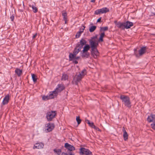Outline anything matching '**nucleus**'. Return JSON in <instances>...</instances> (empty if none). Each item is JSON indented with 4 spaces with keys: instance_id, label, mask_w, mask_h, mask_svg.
<instances>
[{
    "instance_id": "f257e3e1",
    "label": "nucleus",
    "mask_w": 155,
    "mask_h": 155,
    "mask_svg": "<svg viewBox=\"0 0 155 155\" xmlns=\"http://www.w3.org/2000/svg\"><path fill=\"white\" fill-rule=\"evenodd\" d=\"M120 98L125 106L128 107H131V102L130 98L128 96L122 95L120 96Z\"/></svg>"
},
{
    "instance_id": "f03ea898",
    "label": "nucleus",
    "mask_w": 155,
    "mask_h": 155,
    "mask_svg": "<svg viewBox=\"0 0 155 155\" xmlns=\"http://www.w3.org/2000/svg\"><path fill=\"white\" fill-rule=\"evenodd\" d=\"M56 115L55 111H50L46 113V117L48 121H51L54 118Z\"/></svg>"
},
{
    "instance_id": "7ed1b4c3",
    "label": "nucleus",
    "mask_w": 155,
    "mask_h": 155,
    "mask_svg": "<svg viewBox=\"0 0 155 155\" xmlns=\"http://www.w3.org/2000/svg\"><path fill=\"white\" fill-rule=\"evenodd\" d=\"M90 48V46L88 44L86 45L83 48V49L81 51L82 57L87 58L89 56V53L87 51L89 50Z\"/></svg>"
},
{
    "instance_id": "20e7f679",
    "label": "nucleus",
    "mask_w": 155,
    "mask_h": 155,
    "mask_svg": "<svg viewBox=\"0 0 155 155\" xmlns=\"http://www.w3.org/2000/svg\"><path fill=\"white\" fill-rule=\"evenodd\" d=\"M109 11L108 8L106 7L103 8H102L96 10L94 12V14L98 15L100 14L105 13Z\"/></svg>"
},
{
    "instance_id": "39448f33",
    "label": "nucleus",
    "mask_w": 155,
    "mask_h": 155,
    "mask_svg": "<svg viewBox=\"0 0 155 155\" xmlns=\"http://www.w3.org/2000/svg\"><path fill=\"white\" fill-rule=\"evenodd\" d=\"M80 153L81 155H92V152L88 149L81 148L80 149Z\"/></svg>"
},
{
    "instance_id": "423d86ee",
    "label": "nucleus",
    "mask_w": 155,
    "mask_h": 155,
    "mask_svg": "<svg viewBox=\"0 0 155 155\" xmlns=\"http://www.w3.org/2000/svg\"><path fill=\"white\" fill-rule=\"evenodd\" d=\"M81 48L76 45L74 49L73 53L72 54L70 53L69 55H70L71 57L73 58L74 57L76 56L79 52L81 51Z\"/></svg>"
},
{
    "instance_id": "0eeeda50",
    "label": "nucleus",
    "mask_w": 155,
    "mask_h": 155,
    "mask_svg": "<svg viewBox=\"0 0 155 155\" xmlns=\"http://www.w3.org/2000/svg\"><path fill=\"white\" fill-rule=\"evenodd\" d=\"M89 42L92 50L97 49V48L98 45V44L96 42L95 40L91 39L89 40Z\"/></svg>"
},
{
    "instance_id": "6e6552de",
    "label": "nucleus",
    "mask_w": 155,
    "mask_h": 155,
    "mask_svg": "<svg viewBox=\"0 0 155 155\" xmlns=\"http://www.w3.org/2000/svg\"><path fill=\"white\" fill-rule=\"evenodd\" d=\"M46 132H48L51 131L54 127V125L52 123H49L46 125Z\"/></svg>"
},
{
    "instance_id": "1a4fd4ad",
    "label": "nucleus",
    "mask_w": 155,
    "mask_h": 155,
    "mask_svg": "<svg viewBox=\"0 0 155 155\" xmlns=\"http://www.w3.org/2000/svg\"><path fill=\"white\" fill-rule=\"evenodd\" d=\"M87 41L85 39L82 38L77 45V46L82 49L84 45H86Z\"/></svg>"
},
{
    "instance_id": "9d476101",
    "label": "nucleus",
    "mask_w": 155,
    "mask_h": 155,
    "mask_svg": "<svg viewBox=\"0 0 155 155\" xmlns=\"http://www.w3.org/2000/svg\"><path fill=\"white\" fill-rule=\"evenodd\" d=\"M83 77L80 74L76 75L74 78L73 81L76 84H77L78 82L80 81Z\"/></svg>"
},
{
    "instance_id": "9b49d317",
    "label": "nucleus",
    "mask_w": 155,
    "mask_h": 155,
    "mask_svg": "<svg viewBox=\"0 0 155 155\" xmlns=\"http://www.w3.org/2000/svg\"><path fill=\"white\" fill-rule=\"evenodd\" d=\"M64 88V87L63 85L62 84H58V85L57 86L55 90L58 94V93L62 91Z\"/></svg>"
},
{
    "instance_id": "f8f14e48",
    "label": "nucleus",
    "mask_w": 155,
    "mask_h": 155,
    "mask_svg": "<svg viewBox=\"0 0 155 155\" xmlns=\"http://www.w3.org/2000/svg\"><path fill=\"white\" fill-rule=\"evenodd\" d=\"M49 96V97L50 99L54 98L56 97L58 95L57 92L54 90L53 91L50 92L48 94Z\"/></svg>"
},
{
    "instance_id": "ddd939ff",
    "label": "nucleus",
    "mask_w": 155,
    "mask_h": 155,
    "mask_svg": "<svg viewBox=\"0 0 155 155\" xmlns=\"http://www.w3.org/2000/svg\"><path fill=\"white\" fill-rule=\"evenodd\" d=\"M91 54L92 55L94 58H96L99 55V53L97 49H94L93 50H91Z\"/></svg>"
},
{
    "instance_id": "4468645a",
    "label": "nucleus",
    "mask_w": 155,
    "mask_h": 155,
    "mask_svg": "<svg viewBox=\"0 0 155 155\" xmlns=\"http://www.w3.org/2000/svg\"><path fill=\"white\" fill-rule=\"evenodd\" d=\"M64 147L70 151H73L75 150V148L73 146L70 145L68 143H66L65 144Z\"/></svg>"
},
{
    "instance_id": "2eb2a0df",
    "label": "nucleus",
    "mask_w": 155,
    "mask_h": 155,
    "mask_svg": "<svg viewBox=\"0 0 155 155\" xmlns=\"http://www.w3.org/2000/svg\"><path fill=\"white\" fill-rule=\"evenodd\" d=\"M114 23L117 26L120 28L124 29L125 28L124 22H117V21H115Z\"/></svg>"
},
{
    "instance_id": "dca6fc26",
    "label": "nucleus",
    "mask_w": 155,
    "mask_h": 155,
    "mask_svg": "<svg viewBox=\"0 0 155 155\" xmlns=\"http://www.w3.org/2000/svg\"><path fill=\"white\" fill-rule=\"evenodd\" d=\"M44 146V144L42 143H36L33 147V149H41Z\"/></svg>"
},
{
    "instance_id": "f3484780",
    "label": "nucleus",
    "mask_w": 155,
    "mask_h": 155,
    "mask_svg": "<svg viewBox=\"0 0 155 155\" xmlns=\"http://www.w3.org/2000/svg\"><path fill=\"white\" fill-rule=\"evenodd\" d=\"M147 121L149 122H155V114H151L147 118Z\"/></svg>"
},
{
    "instance_id": "a211bd4d",
    "label": "nucleus",
    "mask_w": 155,
    "mask_h": 155,
    "mask_svg": "<svg viewBox=\"0 0 155 155\" xmlns=\"http://www.w3.org/2000/svg\"><path fill=\"white\" fill-rule=\"evenodd\" d=\"M85 28V27L83 26L80 28L79 31L77 33L76 35V37L77 38H79L81 36V33L83 32Z\"/></svg>"
},
{
    "instance_id": "6ab92c4d",
    "label": "nucleus",
    "mask_w": 155,
    "mask_h": 155,
    "mask_svg": "<svg viewBox=\"0 0 155 155\" xmlns=\"http://www.w3.org/2000/svg\"><path fill=\"white\" fill-rule=\"evenodd\" d=\"M133 25V23L129 21H127L124 22L125 28L127 29L130 28Z\"/></svg>"
},
{
    "instance_id": "aec40b11",
    "label": "nucleus",
    "mask_w": 155,
    "mask_h": 155,
    "mask_svg": "<svg viewBox=\"0 0 155 155\" xmlns=\"http://www.w3.org/2000/svg\"><path fill=\"white\" fill-rule=\"evenodd\" d=\"M10 98L9 95L8 94L6 95L4 97L3 100L2 101V103L3 105H5L7 104L9 101Z\"/></svg>"
},
{
    "instance_id": "412c9836",
    "label": "nucleus",
    "mask_w": 155,
    "mask_h": 155,
    "mask_svg": "<svg viewBox=\"0 0 155 155\" xmlns=\"http://www.w3.org/2000/svg\"><path fill=\"white\" fill-rule=\"evenodd\" d=\"M122 131L123 132V137L124 140H126L128 138V135L124 127L122 128Z\"/></svg>"
},
{
    "instance_id": "4be33fe9",
    "label": "nucleus",
    "mask_w": 155,
    "mask_h": 155,
    "mask_svg": "<svg viewBox=\"0 0 155 155\" xmlns=\"http://www.w3.org/2000/svg\"><path fill=\"white\" fill-rule=\"evenodd\" d=\"M146 48L145 47L142 48L139 51L140 56H141L145 52Z\"/></svg>"
},
{
    "instance_id": "5701e85b",
    "label": "nucleus",
    "mask_w": 155,
    "mask_h": 155,
    "mask_svg": "<svg viewBox=\"0 0 155 155\" xmlns=\"http://www.w3.org/2000/svg\"><path fill=\"white\" fill-rule=\"evenodd\" d=\"M29 6L31 8L33 12L34 13H36L38 12V8H37L36 7L35 5V4L34 5H29Z\"/></svg>"
},
{
    "instance_id": "b1692460",
    "label": "nucleus",
    "mask_w": 155,
    "mask_h": 155,
    "mask_svg": "<svg viewBox=\"0 0 155 155\" xmlns=\"http://www.w3.org/2000/svg\"><path fill=\"white\" fill-rule=\"evenodd\" d=\"M67 13L64 11H63L62 12V15L63 16V18L65 21V23H66L67 21Z\"/></svg>"
},
{
    "instance_id": "393cba45",
    "label": "nucleus",
    "mask_w": 155,
    "mask_h": 155,
    "mask_svg": "<svg viewBox=\"0 0 155 155\" xmlns=\"http://www.w3.org/2000/svg\"><path fill=\"white\" fill-rule=\"evenodd\" d=\"M15 73L18 76H20L22 73V71L18 68H16L15 70Z\"/></svg>"
},
{
    "instance_id": "a878e982",
    "label": "nucleus",
    "mask_w": 155,
    "mask_h": 155,
    "mask_svg": "<svg viewBox=\"0 0 155 155\" xmlns=\"http://www.w3.org/2000/svg\"><path fill=\"white\" fill-rule=\"evenodd\" d=\"M54 153L57 155H60L61 152V150L59 149H55L54 150Z\"/></svg>"
},
{
    "instance_id": "bb28decb",
    "label": "nucleus",
    "mask_w": 155,
    "mask_h": 155,
    "mask_svg": "<svg viewBox=\"0 0 155 155\" xmlns=\"http://www.w3.org/2000/svg\"><path fill=\"white\" fill-rule=\"evenodd\" d=\"M68 76L66 74H62V77L61 79V80L65 81L68 78Z\"/></svg>"
},
{
    "instance_id": "cd10ccee",
    "label": "nucleus",
    "mask_w": 155,
    "mask_h": 155,
    "mask_svg": "<svg viewBox=\"0 0 155 155\" xmlns=\"http://www.w3.org/2000/svg\"><path fill=\"white\" fill-rule=\"evenodd\" d=\"M75 57H74L72 58L70 56V55H69V60L70 61H72L75 64H77L78 63V61H77L76 60L74 59V58Z\"/></svg>"
},
{
    "instance_id": "c85d7f7f",
    "label": "nucleus",
    "mask_w": 155,
    "mask_h": 155,
    "mask_svg": "<svg viewBox=\"0 0 155 155\" xmlns=\"http://www.w3.org/2000/svg\"><path fill=\"white\" fill-rule=\"evenodd\" d=\"M87 72L86 70L85 69H84L79 74L81 75V76L84 77V76L86 74Z\"/></svg>"
},
{
    "instance_id": "c756f323",
    "label": "nucleus",
    "mask_w": 155,
    "mask_h": 155,
    "mask_svg": "<svg viewBox=\"0 0 155 155\" xmlns=\"http://www.w3.org/2000/svg\"><path fill=\"white\" fill-rule=\"evenodd\" d=\"M96 27L95 26H92L89 28V31L90 32H92L94 31L96 29Z\"/></svg>"
},
{
    "instance_id": "7c9ffc66",
    "label": "nucleus",
    "mask_w": 155,
    "mask_h": 155,
    "mask_svg": "<svg viewBox=\"0 0 155 155\" xmlns=\"http://www.w3.org/2000/svg\"><path fill=\"white\" fill-rule=\"evenodd\" d=\"M104 35L105 34L104 32L102 33L101 34L100 37L99 39V41L101 42L103 41V38L104 37Z\"/></svg>"
},
{
    "instance_id": "2f4dec72",
    "label": "nucleus",
    "mask_w": 155,
    "mask_h": 155,
    "mask_svg": "<svg viewBox=\"0 0 155 155\" xmlns=\"http://www.w3.org/2000/svg\"><path fill=\"white\" fill-rule=\"evenodd\" d=\"M31 75L32 76V78L33 81L34 82H36L37 81V79L35 75L33 74H31Z\"/></svg>"
},
{
    "instance_id": "473e14b6",
    "label": "nucleus",
    "mask_w": 155,
    "mask_h": 155,
    "mask_svg": "<svg viewBox=\"0 0 155 155\" xmlns=\"http://www.w3.org/2000/svg\"><path fill=\"white\" fill-rule=\"evenodd\" d=\"M42 98L43 100H45V101H46L48 99H50V98L49 97V96L48 94L47 96H43L42 97Z\"/></svg>"
},
{
    "instance_id": "72a5a7b5",
    "label": "nucleus",
    "mask_w": 155,
    "mask_h": 155,
    "mask_svg": "<svg viewBox=\"0 0 155 155\" xmlns=\"http://www.w3.org/2000/svg\"><path fill=\"white\" fill-rule=\"evenodd\" d=\"M134 54L135 55V56L137 57H138L140 56L139 55V54L138 53V52L137 51V50L136 49H134Z\"/></svg>"
},
{
    "instance_id": "f704fd0d",
    "label": "nucleus",
    "mask_w": 155,
    "mask_h": 155,
    "mask_svg": "<svg viewBox=\"0 0 155 155\" xmlns=\"http://www.w3.org/2000/svg\"><path fill=\"white\" fill-rule=\"evenodd\" d=\"M87 122L89 124V125L92 127L93 128V127H95V125H94V123H90V121L88 120H87Z\"/></svg>"
},
{
    "instance_id": "c9c22d12",
    "label": "nucleus",
    "mask_w": 155,
    "mask_h": 155,
    "mask_svg": "<svg viewBox=\"0 0 155 155\" xmlns=\"http://www.w3.org/2000/svg\"><path fill=\"white\" fill-rule=\"evenodd\" d=\"M76 120L78 124H79L81 123V120L80 119L79 116H77L76 117Z\"/></svg>"
},
{
    "instance_id": "e433bc0d",
    "label": "nucleus",
    "mask_w": 155,
    "mask_h": 155,
    "mask_svg": "<svg viewBox=\"0 0 155 155\" xmlns=\"http://www.w3.org/2000/svg\"><path fill=\"white\" fill-rule=\"evenodd\" d=\"M108 27H102L101 28V30L103 31H105L108 30Z\"/></svg>"
},
{
    "instance_id": "4c0bfd02",
    "label": "nucleus",
    "mask_w": 155,
    "mask_h": 155,
    "mask_svg": "<svg viewBox=\"0 0 155 155\" xmlns=\"http://www.w3.org/2000/svg\"><path fill=\"white\" fill-rule=\"evenodd\" d=\"M151 126L152 129L155 130V122L153 123V124H151Z\"/></svg>"
},
{
    "instance_id": "58836bf2",
    "label": "nucleus",
    "mask_w": 155,
    "mask_h": 155,
    "mask_svg": "<svg viewBox=\"0 0 155 155\" xmlns=\"http://www.w3.org/2000/svg\"><path fill=\"white\" fill-rule=\"evenodd\" d=\"M10 18L12 21H13L14 18V16H13V15H12L10 17Z\"/></svg>"
},
{
    "instance_id": "ea45409f",
    "label": "nucleus",
    "mask_w": 155,
    "mask_h": 155,
    "mask_svg": "<svg viewBox=\"0 0 155 155\" xmlns=\"http://www.w3.org/2000/svg\"><path fill=\"white\" fill-rule=\"evenodd\" d=\"M93 128L96 130H97L98 131H101V130H100V129L96 127L95 126V127H93Z\"/></svg>"
},
{
    "instance_id": "a19ab883",
    "label": "nucleus",
    "mask_w": 155,
    "mask_h": 155,
    "mask_svg": "<svg viewBox=\"0 0 155 155\" xmlns=\"http://www.w3.org/2000/svg\"><path fill=\"white\" fill-rule=\"evenodd\" d=\"M37 35V33H36L33 36V37H32L33 38V39L35 38L36 37Z\"/></svg>"
},
{
    "instance_id": "79ce46f5",
    "label": "nucleus",
    "mask_w": 155,
    "mask_h": 155,
    "mask_svg": "<svg viewBox=\"0 0 155 155\" xmlns=\"http://www.w3.org/2000/svg\"><path fill=\"white\" fill-rule=\"evenodd\" d=\"M80 58L79 57H76V56H75V58H74V59H75L76 60H77L78 59Z\"/></svg>"
},
{
    "instance_id": "37998d69",
    "label": "nucleus",
    "mask_w": 155,
    "mask_h": 155,
    "mask_svg": "<svg viewBox=\"0 0 155 155\" xmlns=\"http://www.w3.org/2000/svg\"><path fill=\"white\" fill-rule=\"evenodd\" d=\"M101 17H100L99 18H98L97 20V22H100L101 20Z\"/></svg>"
},
{
    "instance_id": "c03bdc74",
    "label": "nucleus",
    "mask_w": 155,
    "mask_h": 155,
    "mask_svg": "<svg viewBox=\"0 0 155 155\" xmlns=\"http://www.w3.org/2000/svg\"><path fill=\"white\" fill-rule=\"evenodd\" d=\"M62 155H68V154L66 153L63 152L62 153Z\"/></svg>"
},
{
    "instance_id": "a18cd8bd",
    "label": "nucleus",
    "mask_w": 155,
    "mask_h": 155,
    "mask_svg": "<svg viewBox=\"0 0 155 155\" xmlns=\"http://www.w3.org/2000/svg\"><path fill=\"white\" fill-rule=\"evenodd\" d=\"M95 2V0H91V2Z\"/></svg>"
},
{
    "instance_id": "49530a36",
    "label": "nucleus",
    "mask_w": 155,
    "mask_h": 155,
    "mask_svg": "<svg viewBox=\"0 0 155 155\" xmlns=\"http://www.w3.org/2000/svg\"><path fill=\"white\" fill-rule=\"evenodd\" d=\"M69 155H74V154L71 153H70Z\"/></svg>"
}]
</instances>
